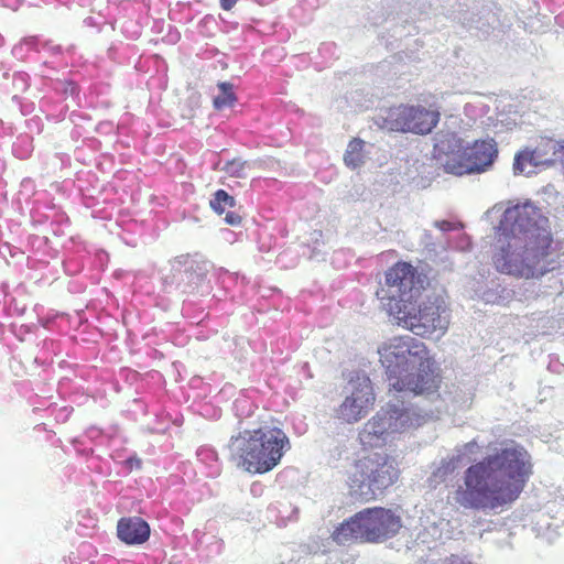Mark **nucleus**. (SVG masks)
I'll return each mask as SVG.
<instances>
[{
    "label": "nucleus",
    "instance_id": "obj_1",
    "mask_svg": "<svg viewBox=\"0 0 564 564\" xmlns=\"http://www.w3.org/2000/svg\"><path fill=\"white\" fill-rule=\"evenodd\" d=\"M552 242L549 217L538 205L531 200L512 204L497 227L492 263L505 274L541 278L557 265Z\"/></svg>",
    "mask_w": 564,
    "mask_h": 564
},
{
    "label": "nucleus",
    "instance_id": "obj_2",
    "mask_svg": "<svg viewBox=\"0 0 564 564\" xmlns=\"http://www.w3.org/2000/svg\"><path fill=\"white\" fill-rule=\"evenodd\" d=\"M531 474L530 454L522 446L511 445L469 466L453 499L466 509L492 510L514 501Z\"/></svg>",
    "mask_w": 564,
    "mask_h": 564
},
{
    "label": "nucleus",
    "instance_id": "obj_3",
    "mask_svg": "<svg viewBox=\"0 0 564 564\" xmlns=\"http://www.w3.org/2000/svg\"><path fill=\"white\" fill-rule=\"evenodd\" d=\"M426 284V275L410 263L399 262L386 273L384 284L376 295L398 324L413 333L445 330L449 315L443 291H429L419 302Z\"/></svg>",
    "mask_w": 564,
    "mask_h": 564
},
{
    "label": "nucleus",
    "instance_id": "obj_4",
    "mask_svg": "<svg viewBox=\"0 0 564 564\" xmlns=\"http://www.w3.org/2000/svg\"><path fill=\"white\" fill-rule=\"evenodd\" d=\"M390 383L399 392L415 395L434 393L438 387L434 361L425 344L414 337H394L379 349Z\"/></svg>",
    "mask_w": 564,
    "mask_h": 564
},
{
    "label": "nucleus",
    "instance_id": "obj_5",
    "mask_svg": "<svg viewBox=\"0 0 564 564\" xmlns=\"http://www.w3.org/2000/svg\"><path fill=\"white\" fill-rule=\"evenodd\" d=\"M230 459L240 468L253 474L273 469L284 452L290 449V441L278 427H259L231 436L228 445Z\"/></svg>",
    "mask_w": 564,
    "mask_h": 564
},
{
    "label": "nucleus",
    "instance_id": "obj_6",
    "mask_svg": "<svg viewBox=\"0 0 564 564\" xmlns=\"http://www.w3.org/2000/svg\"><path fill=\"white\" fill-rule=\"evenodd\" d=\"M401 518L384 508L365 509L334 532V540L346 544L351 540L378 543L394 536L401 529Z\"/></svg>",
    "mask_w": 564,
    "mask_h": 564
},
{
    "label": "nucleus",
    "instance_id": "obj_7",
    "mask_svg": "<svg viewBox=\"0 0 564 564\" xmlns=\"http://www.w3.org/2000/svg\"><path fill=\"white\" fill-rule=\"evenodd\" d=\"M399 477L395 459L386 453L369 454L354 465L349 476L352 494L368 501L381 495Z\"/></svg>",
    "mask_w": 564,
    "mask_h": 564
},
{
    "label": "nucleus",
    "instance_id": "obj_8",
    "mask_svg": "<svg viewBox=\"0 0 564 564\" xmlns=\"http://www.w3.org/2000/svg\"><path fill=\"white\" fill-rule=\"evenodd\" d=\"M423 421L424 417L404 402H389L362 426L359 440L364 446L380 447L393 434L417 427Z\"/></svg>",
    "mask_w": 564,
    "mask_h": 564
},
{
    "label": "nucleus",
    "instance_id": "obj_9",
    "mask_svg": "<svg viewBox=\"0 0 564 564\" xmlns=\"http://www.w3.org/2000/svg\"><path fill=\"white\" fill-rule=\"evenodd\" d=\"M440 112L424 106L399 105L381 110L375 117L380 129L416 134L430 133L440 121Z\"/></svg>",
    "mask_w": 564,
    "mask_h": 564
},
{
    "label": "nucleus",
    "instance_id": "obj_10",
    "mask_svg": "<svg viewBox=\"0 0 564 564\" xmlns=\"http://www.w3.org/2000/svg\"><path fill=\"white\" fill-rule=\"evenodd\" d=\"M497 154L494 140L476 141L464 150L463 155L448 158L444 169L454 175L481 173L492 165Z\"/></svg>",
    "mask_w": 564,
    "mask_h": 564
},
{
    "label": "nucleus",
    "instance_id": "obj_11",
    "mask_svg": "<svg viewBox=\"0 0 564 564\" xmlns=\"http://www.w3.org/2000/svg\"><path fill=\"white\" fill-rule=\"evenodd\" d=\"M346 392L345 400L337 409V415L347 423L357 422L375 401L370 379L364 372H354L346 387Z\"/></svg>",
    "mask_w": 564,
    "mask_h": 564
},
{
    "label": "nucleus",
    "instance_id": "obj_12",
    "mask_svg": "<svg viewBox=\"0 0 564 564\" xmlns=\"http://www.w3.org/2000/svg\"><path fill=\"white\" fill-rule=\"evenodd\" d=\"M556 162L564 166V141L542 139L535 149H525L516 154L513 172L514 174L531 175L534 173V167L552 165Z\"/></svg>",
    "mask_w": 564,
    "mask_h": 564
},
{
    "label": "nucleus",
    "instance_id": "obj_13",
    "mask_svg": "<svg viewBox=\"0 0 564 564\" xmlns=\"http://www.w3.org/2000/svg\"><path fill=\"white\" fill-rule=\"evenodd\" d=\"M172 283H176L178 288L185 290L196 289L206 278L212 264L209 261L189 256H180L171 263Z\"/></svg>",
    "mask_w": 564,
    "mask_h": 564
},
{
    "label": "nucleus",
    "instance_id": "obj_14",
    "mask_svg": "<svg viewBox=\"0 0 564 564\" xmlns=\"http://www.w3.org/2000/svg\"><path fill=\"white\" fill-rule=\"evenodd\" d=\"M117 534L126 544H141L149 539L150 527L139 517L122 518L118 522Z\"/></svg>",
    "mask_w": 564,
    "mask_h": 564
},
{
    "label": "nucleus",
    "instance_id": "obj_15",
    "mask_svg": "<svg viewBox=\"0 0 564 564\" xmlns=\"http://www.w3.org/2000/svg\"><path fill=\"white\" fill-rule=\"evenodd\" d=\"M462 457V453L458 449L456 454H452L445 458H443L440 464L432 471L429 481L431 486L436 487L437 485L444 482L446 478L454 473L457 468V464Z\"/></svg>",
    "mask_w": 564,
    "mask_h": 564
},
{
    "label": "nucleus",
    "instance_id": "obj_16",
    "mask_svg": "<svg viewBox=\"0 0 564 564\" xmlns=\"http://www.w3.org/2000/svg\"><path fill=\"white\" fill-rule=\"evenodd\" d=\"M366 143L361 139H352L344 154V162L350 169H357L365 163L366 154L364 151Z\"/></svg>",
    "mask_w": 564,
    "mask_h": 564
},
{
    "label": "nucleus",
    "instance_id": "obj_17",
    "mask_svg": "<svg viewBox=\"0 0 564 564\" xmlns=\"http://www.w3.org/2000/svg\"><path fill=\"white\" fill-rule=\"evenodd\" d=\"M219 93L214 97L213 104L217 110L232 107L237 98L234 94V86L227 82H220L217 85Z\"/></svg>",
    "mask_w": 564,
    "mask_h": 564
},
{
    "label": "nucleus",
    "instance_id": "obj_18",
    "mask_svg": "<svg viewBox=\"0 0 564 564\" xmlns=\"http://www.w3.org/2000/svg\"><path fill=\"white\" fill-rule=\"evenodd\" d=\"M257 164V161L250 162L242 161L240 159H234L228 161L221 170L225 171L229 176L245 178L247 176L246 170L254 167Z\"/></svg>",
    "mask_w": 564,
    "mask_h": 564
},
{
    "label": "nucleus",
    "instance_id": "obj_19",
    "mask_svg": "<svg viewBox=\"0 0 564 564\" xmlns=\"http://www.w3.org/2000/svg\"><path fill=\"white\" fill-rule=\"evenodd\" d=\"M209 205L220 215L225 213L227 208H232L236 205V200L226 191L218 189L210 199Z\"/></svg>",
    "mask_w": 564,
    "mask_h": 564
},
{
    "label": "nucleus",
    "instance_id": "obj_20",
    "mask_svg": "<svg viewBox=\"0 0 564 564\" xmlns=\"http://www.w3.org/2000/svg\"><path fill=\"white\" fill-rule=\"evenodd\" d=\"M452 402L458 408H468L471 404V393L467 390L454 388L453 391H448Z\"/></svg>",
    "mask_w": 564,
    "mask_h": 564
},
{
    "label": "nucleus",
    "instance_id": "obj_21",
    "mask_svg": "<svg viewBox=\"0 0 564 564\" xmlns=\"http://www.w3.org/2000/svg\"><path fill=\"white\" fill-rule=\"evenodd\" d=\"M225 221L231 226H237L241 221V217L235 212H227Z\"/></svg>",
    "mask_w": 564,
    "mask_h": 564
},
{
    "label": "nucleus",
    "instance_id": "obj_22",
    "mask_svg": "<svg viewBox=\"0 0 564 564\" xmlns=\"http://www.w3.org/2000/svg\"><path fill=\"white\" fill-rule=\"evenodd\" d=\"M124 463L129 467L130 470H132L133 468L140 469L141 468V464H142L141 459L138 458V457H130Z\"/></svg>",
    "mask_w": 564,
    "mask_h": 564
},
{
    "label": "nucleus",
    "instance_id": "obj_23",
    "mask_svg": "<svg viewBox=\"0 0 564 564\" xmlns=\"http://www.w3.org/2000/svg\"><path fill=\"white\" fill-rule=\"evenodd\" d=\"M434 225L442 231H448L453 228L452 223H449L447 220L435 221Z\"/></svg>",
    "mask_w": 564,
    "mask_h": 564
},
{
    "label": "nucleus",
    "instance_id": "obj_24",
    "mask_svg": "<svg viewBox=\"0 0 564 564\" xmlns=\"http://www.w3.org/2000/svg\"><path fill=\"white\" fill-rule=\"evenodd\" d=\"M445 564H471V563L465 562L458 555H451L448 558L445 560Z\"/></svg>",
    "mask_w": 564,
    "mask_h": 564
},
{
    "label": "nucleus",
    "instance_id": "obj_25",
    "mask_svg": "<svg viewBox=\"0 0 564 564\" xmlns=\"http://www.w3.org/2000/svg\"><path fill=\"white\" fill-rule=\"evenodd\" d=\"M476 447H477V443L475 441H471L464 445V452L460 448H459V451H460L462 455H464L465 453H474ZM457 451H458V448L456 449V452Z\"/></svg>",
    "mask_w": 564,
    "mask_h": 564
},
{
    "label": "nucleus",
    "instance_id": "obj_26",
    "mask_svg": "<svg viewBox=\"0 0 564 564\" xmlns=\"http://www.w3.org/2000/svg\"><path fill=\"white\" fill-rule=\"evenodd\" d=\"M236 2L237 0H220V6L224 10H230Z\"/></svg>",
    "mask_w": 564,
    "mask_h": 564
}]
</instances>
